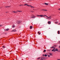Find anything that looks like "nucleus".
Masks as SVG:
<instances>
[{
	"instance_id": "nucleus-1",
	"label": "nucleus",
	"mask_w": 60,
	"mask_h": 60,
	"mask_svg": "<svg viewBox=\"0 0 60 60\" xmlns=\"http://www.w3.org/2000/svg\"><path fill=\"white\" fill-rule=\"evenodd\" d=\"M58 51V50L57 48H54L52 50V51H53V52H56V51Z\"/></svg>"
},
{
	"instance_id": "nucleus-2",
	"label": "nucleus",
	"mask_w": 60,
	"mask_h": 60,
	"mask_svg": "<svg viewBox=\"0 0 60 60\" xmlns=\"http://www.w3.org/2000/svg\"><path fill=\"white\" fill-rule=\"evenodd\" d=\"M31 15V16H30V18L31 19L32 18H36V16H35L34 15Z\"/></svg>"
},
{
	"instance_id": "nucleus-3",
	"label": "nucleus",
	"mask_w": 60,
	"mask_h": 60,
	"mask_svg": "<svg viewBox=\"0 0 60 60\" xmlns=\"http://www.w3.org/2000/svg\"><path fill=\"white\" fill-rule=\"evenodd\" d=\"M47 18H47V19H51V16H50L49 17H48V16H47Z\"/></svg>"
},
{
	"instance_id": "nucleus-4",
	"label": "nucleus",
	"mask_w": 60,
	"mask_h": 60,
	"mask_svg": "<svg viewBox=\"0 0 60 60\" xmlns=\"http://www.w3.org/2000/svg\"><path fill=\"white\" fill-rule=\"evenodd\" d=\"M26 5L27 6H29V7H30V5H29L27 4H24V6H26Z\"/></svg>"
},
{
	"instance_id": "nucleus-5",
	"label": "nucleus",
	"mask_w": 60,
	"mask_h": 60,
	"mask_svg": "<svg viewBox=\"0 0 60 60\" xmlns=\"http://www.w3.org/2000/svg\"><path fill=\"white\" fill-rule=\"evenodd\" d=\"M17 24H20V22L19 21H18L17 22Z\"/></svg>"
},
{
	"instance_id": "nucleus-6",
	"label": "nucleus",
	"mask_w": 60,
	"mask_h": 60,
	"mask_svg": "<svg viewBox=\"0 0 60 60\" xmlns=\"http://www.w3.org/2000/svg\"><path fill=\"white\" fill-rule=\"evenodd\" d=\"M16 30L15 29V30H12L11 32H16Z\"/></svg>"
},
{
	"instance_id": "nucleus-7",
	"label": "nucleus",
	"mask_w": 60,
	"mask_h": 60,
	"mask_svg": "<svg viewBox=\"0 0 60 60\" xmlns=\"http://www.w3.org/2000/svg\"><path fill=\"white\" fill-rule=\"evenodd\" d=\"M16 11H17V13L18 12H22V11H20L18 10Z\"/></svg>"
},
{
	"instance_id": "nucleus-8",
	"label": "nucleus",
	"mask_w": 60,
	"mask_h": 60,
	"mask_svg": "<svg viewBox=\"0 0 60 60\" xmlns=\"http://www.w3.org/2000/svg\"><path fill=\"white\" fill-rule=\"evenodd\" d=\"M48 24L50 25L51 24V22L50 21H49L48 22Z\"/></svg>"
},
{
	"instance_id": "nucleus-9",
	"label": "nucleus",
	"mask_w": 60,
	"mask_h": 60,
	"mask_svg": "<svg viewBox=\"0 0 60 60\" xmlns=\"http://www.w3.org/2000/svg\"><path fill=\"white\" fill-rule=\"evenodd\" d=\"M41 10L43 11H47V10H46L45 9H42Z\"/></svg>"
},
{
	"instance_id": "nucleus-10",
	"label": "nucleus",
	"mask_w": 60,
	"mask_h": 60,
	"mask_svg": "<svg viewBox=\"0 0 60 60\" xmlns=\"http://www.w3.org/2000/svg\"><path fill=\"white\" fill-rule=\"evenodd\" d=\"M30 7H31V8H34V7L33 6H31V5H30Z\"/></svg>"
},
{
	"instance_id": "nucleus-11",
	"label": "nucleus",
	"mask_w": 60,
	"mask_h": 60,
	"mask_svg": "<svg viewBox=\"0 0 60 60\" xmlns=\"http://www.w3.org/2000/svg\"><path fill=\"white\" fill-rule=\"evenodd\" d=\"M39 16L41 17H43V15H40Z\"/></svg>"
},
{
	"instance_id": "nucleus-12",
	"label": "nucleus",
	"mask_w": 60,
	"mask_h": 60,
	"mask_svg": "<svg viewBox=\"0 0 60 60\" xmlns=\"http://www.w3.org/2000/svg\"><path fill=\"white\" fill-rule=\"evenodd\" d=\"M43 58H44L43 57L41 58V60H43Z\"/></svg>"
},
{
	"instance_id": "nucleus-13",
	"label": "nucleus",
	"mask_w": 60,
	"mask_h": 60,
	"mask_svg": "<svg viewBox=\"0 0 60 60\" xmlns=\"http://www.w3.org/2000/svg\"><path fill=\"white\" fill-rule=\"evenodd\" d=\"M13 12H14V13H17V11H13Z\"/></svg>"
},
{
	"instance_id": "nucleus-14",
	"label": "nucleus",
	"mask_w": 60,
	"mask_h": 60,
	"mask_svg": "<svg viewBox=\"0 0 60 60\" xmlns=\"http://www.w3.org/2000/svg\"><path fill=\"white\" fill-rule=\"evenodd\" d=\"M6 8H8V7H10V6H7L5 7Z\"/></svg>"
},
{
	"instance_id": "nucleus-15",
	"label": "nucleus",
	"mask_w": 60,
	"mask_h": 60,
	"mask_svg": "<svg viewBox=\"0 0 60 60\" xmlns=\"http://www.w3.org/2000/svg\"><path fill=\"white\" fill-rule=\"evenodd\" d=\"M33 28V27H32V26H30V29H32V28Z\"/></svg>"
},
{
	"instance_id": "nucleus-16",
	"label": "nucleus",
	"mask_w": 60,
	"mask_h": 60,
	"mask_svg": "<svg viewBox=\"0 0 60 60\" xmlns=\"http://www.w3.org/2000/svg\"><path fill=\"white\" fill-rule=\"evenodd\" d=\"M55 48V47H54V46H53L52 47H51L50 48H51V49H53V48Z\"/></svg>"
},
{
	"instance_id": "nucleus-17",
	"label": "nucleus",
	"mask_w": 60,
	"mask_h": 60,
	"mask_svg": "<svg viewBox=\"0 0 60 60\" xmlns=\"http://www.w3.org/2000/svg\"><path fill=\"white\" fill-rule=\"evenodd\" d=\"M45 4V5H48V4H47V3H44Z\"/></svg>"
},
{
	"instance_id": "nucleus-18",
	"label": "nucleus",
	"mask_w": 60,
	"mask_h": 60,
	"mask_svg": "<svg viewBox=\"0 0 60 60\" xmlns=\"http://www.w3.org/2000/svg\"><path fill=\"white\" fill-rule=\"evenodd\" d=\"M9 29H6V31H8L9 30Z\"/></svg>"
},
{
	"instance_id": "nucleus-19",
	"label": "nucleus",
	"mask_w": 60,
	"mask_h": 60,
	"mask_svg": "<svg viewBox=\"0 0 60 60\" xmlns=\"http://www.w3.org/2000/svg\"><path fill=\"white\" fill-rule=\"evenodd\" d=\"M19 6H24V5H22V4H21V5H20Z\"/></svg>"
},
{
	"instance_id": "nucleus-20",
	"label": "nucleus",
	"mask_w": 60,
	"mask_h": 60,
	"mask_svg": "<svg viewBox=\"0 0 60 60\" xmlns=\"http://www.w3.org/2000/svg\"><path fill=\"white\" fill-rule=\"evenodd\" d=\"M49 55H50L51 56H52V53H50Z\"/></svg>"
},
{
	"instance_id": "nucleus-21",
	"label": "nucleus",
	"mask_w": 60,
	"mask_h": 60,
	"mask_svg": "<svg viewBox=\"0 0 60 60\" xmlns=\"http://www.w3.org/2000/svg\"><path fill=\"white\" fill-rule=\"evenodd\" d=\"M59 33H60L59 31H58V33H57V34H59Z\"/></svg>"
},
{
	"instance_id": "nucleus-22",
	"label": "nucleus",
	"mask_w": 60,
	"mask_h": 60,
	"mask_svg": "<svg viewBox=\"0 0 60 60\" xmlns=\"http://www.w3.org/2000/svg\"><path fill=\"white\" fill-rule=\"evenodd\" d=\"M58 23V22H55V24H56V23Z\"/></svg>"
},
{
	"instance_id": "nucleus-23",
	"label": "nucleus",
	"mask_w": 60,
	"mask_h": 60,
	"mask_svg": "<svg viewBox=\"0 0 60 60\" xmlns=\"http://www.w3.org/2000/svg\"><path fill=\"white\" fill-rule=\"evenodd\" d=\"M43 16H44V17H47V16H47V15H43Z\"/></svg>"
},
{
	"instance_id": "nucleus-24",
	"label": "nucleus",
	"mask_w": 60,
	"mask_h": 60,
	"mask_svg": "<svg viewBox=\"0 0 60 60\" xmlns=\"http://www.w3.org/2000/svg\"><path fill=\"white\" fill-rule=\"evenodd\" d=\"M30 12H34V11H31Z\"/></svg>"
},
{
	"instance_id": "nucleus-25",
	"label": "nucleus",
	"mask_w": 60,
	"mask_h": 60,
	"mask_svg": "<svg viewBox=\"0 0 60 60\" xmlns=\"http://www.w3.org/2000/svg\"><path fill=\"white\" fill-rule=\"evenodd\" d=\"M45 56H47V55L46 54H45Z\"/></svg>"
},
{
	"instance_id": "nucleus-26",
	"label": "nucleus",
	"mask_w": 60,
	"mask_h": 60,
	"mask_svg": "<svg viewBox=\"0 0 60 60\" xmlns=\"http://www.w3.org/2000/svg\"><path fill=\"white\" fill-rule=\"evenodd\" d=\"M38 33H39V35L41 34V33H39V32H38Z\"/></svg>"
},
{
	"instance_id": "nucleus-27",
	"label": "nucleus",
	"mask_w": 60,
	"mask_h": 60,
	"mask_svg": "<svg viewBox=\"0 0 60 60\" xmlns=\"http://www.w3.org/2000/svg\"><path fill=\"white\" fill-rule=\"evenodd\" d=\"M46 51V50H44V51H43V52H45Z\"/></svg>"
},
{
	"instance_id": "nucleus-28",
	"label": "nucleus",
	"mask_w": 60,
	"mask_h": 60,
	"mask_svg": "<svg viewBox=\"0 0 60 60\" xmlns=\"http://www.w3.org/2000/svg\"><path fill=\"white\" fill-rule=\"evenodd\" d=\"M48 56V57H50V55H47Z\"/></svg>"
},
{
	"instance_id": "nucleus-29",
	"label": "nucleus",
	"mask_w": 60,
	"mask_h": 60,
	"mask_svg": "<svg viewBox=\"0 0 60 60\" xmlns=\"http://www.w3.org/2000/svg\"><path fill=\"white\" fill-rule=\"evenodd\" d=\"M3 26V25H0V26Z\"/></svg>"
},
{
	"instance_id": "nucleus-30",
	"label": "nucleus",
	"mask_w": 60,
	"mask_h": 60,
	"mask_svg": "<svg viewBox=\"0 0 60 60\" xmlns=\"http://www.w3.org/2000/svg\"><path fill=\"white\" fill-rule=\"evenodd\" d=\"M38 59H40V58H38Z\"/></svg>"
},
{
	"instance_id": "nucleus-31",
	"label": "nucleus",
	"mask_w": 60,
	"mask_h": 60,
	"mask_svg": "<svg viewBox=\"0 0 60 60\" xmlns=\"http://www.w3.org/2000/svg\"><path fill=\"white\" fill-rule=\"evenodd\" d=\"M15 27V26H13V27Z\"/></svg>"
},
{
	"instance_id": "nucleus-32",
	"label": "nucleus",
	"mask_w": 60,
	"mask_h": 60,
	"mask_svg": "<svg viewBox=\"0 0 60 60\" xmlns=\"http://www.w3.org/2000/svg\"><path fill=\"white\" fill-rule=\"evenodd\" d=\"M37 16H38H38H40V15H37Z\"/></svg>"
},
{
	"instance_id": "nucleus-33",
	"label": "nucleus",
	"mask_w": 60,
	"mask_h": 60,
	"mask_svg": "<svg viewBox=\"0 0 60 60\" xmlns=\"http://www.w3.org/2000/svg\"><path fill=\"white\" fill-rule=\"evenodd\" d=\"M6 13H8V12H6Z\"/></svg>"
},
{
	"instance_id": "nucleus-34",
	"label": "nucleus",
	"mask_w": 60,
	"mask_h": 60,
	"mask_svg": "<svg viewBox=\"0 0 60 60\" xmlns=\"http://www.w3.org/2000/svg\"><path fill=\"white\" fill-rule=\"evenodd\" d=\"M57 60H60V59H57Z\"/></svg>"
},
{
	"instance_id": "nucleus-35",
	"label": "nucleus",
	"mask_w": 60,
	"mask_h": 60,
	"mask_svg": "<svg viewBox=\"0 0 60 60\" xmlns=\"http://www.w3.org/2000/svg\"><path fill=\"white\" fill-rule=\"evenodd\" d=\"M6 29H5V30H4V31H6Z\"/></svg>"
},
{
	"instance_id": "nucleus-36",
	"label": "nucleus",
	"mask_w": 60,
	"mask_h": 60,
	"mask_svg": "<svg viewBox=\"0 0 60 60\" xmlns=\"http://www.w3.org/2000/svg\"><path fill=\"white\" fill-rule=\"evenodd\" d=\"M59 48H60V46L59 47Z\"/></svg>"
},
{
	"instance_id": "nucleus-37",
	"label": "nucleus",
	"mask_w": 60,
	"mask_h": 60,
	"mask_svg": "<svg viewBox=\"0 0 60 60\" xmlns=\"http://www.w3.org/2000/svg\"><path fill=\"white\" fill-rule=\"evenodd\" d=\"M59 10H60V9L59 8L58 9Z\"/></svg>"
},
{
	"instance_id": "nucleus-38",
	"label": "nucleus",
	"mask_w": 60,
	"mask_h": 60,
	"mask_svg": "<svg viewBox=\"0 0 60 60\" xmlns=\"http://www.w3.org/2000/svg\"><path fill=\"white\" fill-rule=\"evenodd\" d=\"M45 56V55H43V56Z\"/></svg>"
},
{
	"instance_id": "nucleus-39",
	"label": "nucleus",
	"mask_w": 60,
	"mask_h": 60,
	"mask_svg": "<svg viewBox=\"0 0 60 60\" xmlns=\"http://www.w3.org/2000/svg\"><path fill=\"white\" fill-rule=\"evenodd\" d=\"M58 25H60V23H59Z\"/></svg>"
},
{
	"instance_id": "nucleus-40",
	"label": "nucleus",
	"mask_w": 60,
	"mask_h": 60,
	"mask_svg": "<svg viewBox=\"0 0 60 60\" xmlns=\"http://www.w3.org/2000/svg\"><path fill=\"white\" fill-rule=\"evenodd\" d=\"M15 24H16V23L15 22Z\"/></svg>"
},
{
	"instance_id": "nucleus-41",
	"label": "nucleus",
	"mask_w": 60,
	"mask_h": 60,
	"mask_svg": "<svg viewBox=\"0 0 60 60\" xmlns=\"http://www.w3.org/2000/svg\"><path fill=\"white\" fill-rule=\"evenodd\" d=\"M3 47H4V46H3Z\"/></svg>"
},
{
	"instance_id": "nucleus-42",
	"label": "nucleus",
	"mask_w": 60,
	"mask_h": 60,
	"mask_svg": "<svg viewBox=\"0 0 60 60\" xmlns=\"http://www.w3.org/2000/svg\"><path fill=\"white\" fill-rule=\"evenodd\" d=\"M4 48H5V47H4Z\"/></svg>"
},
{
	"instance_id": "nucleus-43",
	"label": "nucleus",
	"mask_w": 60,
	"mask_h": 60,
	"mask_svg": "<svg viewBox=\"0 0 60 60\" xmlns=\"http://www.w3.org/2000/svg\"><path fill=\"white\" fill-rule=\"evenodd\" d=\"M58 52H59V51H58Z\"/></svg>"
},
{
	"instance_id": "nucleus-44",
	"label": "nucleus",
	"mask_w": 60,
	"mask_h": 60,
	"mask_svg": "<svg viewBox=\"0 0 60 60\" xmlns=\"http://www.w3.org/2000/svg\"><path fill=\"white\" fill-rule=\"evenodd\" d=\"M47 18H48V17H47Z\"/></svg>"
},
{
	"instance_id": "nucleus-45",
	"label": "nucleus",
	"mask_w": 60,
	"mask_h": 60,
	"mask_svg": "<svg viewBox=\"0 0 60 60\" xmlns=\"http://www.w3.org/2000/svg\"><path fill=\"white\" fill-rule=\"evenodd\" d=\"M59 13H60V12H59Z\"/></svg>"
}]
</instances>
